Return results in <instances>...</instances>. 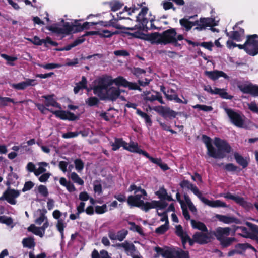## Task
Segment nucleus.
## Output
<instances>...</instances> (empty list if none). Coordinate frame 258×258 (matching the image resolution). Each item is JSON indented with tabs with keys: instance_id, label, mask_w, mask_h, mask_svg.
Returning <instances> with one entry per match:
<instances>
[{
	"instance_id": "14",
	"label": "nucleus",
	"mask_w": 258,
	"mask_h": 258,
	"mask_svg": "<svg viewBox=\"0 0 258 258\" xmlns=\"http://www.w3.org/2000/svg\"><path fill=\"white\" fill-rule=\"evenodd\" d=\"M19 195L20 192L18 190L8 188L0 197V200H5L11 205H15L16 203L15 198L18 197Z\"/></svg>"
},
{
	"instance_id": "26",
	"label": "nucleus",
	"mask_w": 258,
	"mask_h": 258,
	"mask_svg": "<svg viewBox=\"0 0 258 258\" xmlns=\"http://www.w3.org/2000/svg\"><path fill=\"white\" fill-rule=\"evenodd\" d=\"M155 194L161 200L174 201L171 196L168 195L167 190L164 187H160L159 190L156 191Z\"/></svg>"
},
{
	"instance_id": "21",
	"label": "nucleus",
	"mask_w": 258,
	"mask_h": 258,
	"mask_svg": "<svg viewBox=\"0 0 258 258\" xmlns=\"http://www.w3.org/2000/svg\"><path fill=\"white\" fill-rule=\"evenodd\" d=\"M54 94L46 95L42 96V98L45 99L44 104L46 107L53 106L55 108L61 109V105L58 103L54 98Z\"/></svg>"
},
{
	"instance_id": "55",
	"label": "nucleus",
	"mask_w": 258,
	"mask_h": 258,
	"mask_svg": "<svg viewBox=\"0 0 258 258\" xmlns=\"http://www.w3.org/2000/svg\"><path fill=\"white\" fill-rule=\"evenodd\" d=\"M1 56L8 61L7 63L11 66H14V63L13 62L17 60L18 59L17 57L11 56L6 54H2Z\"/></svg>"
},
{
	"instance_id": "52",
	"label": "nucleus",
	"mask_w": 258,
	"mask_h": 258,
	"mask_svg": "<svg viewBox=\"0 0 258 258\" xmlns=\"http://www.w3.org/2000/svg\"><path fill=\"white\" fill-rule=\"evenodd\" d=\"M169 229V224L165 223L163 225H161L159 227L155 229V233L158 234H163L165 233Z\"/></svg>"
},
{
	"instance_id": "39",
	"label": "nucleus",
	"mask_w": 258,
	"mask_h": 258,
	"mask_svg": "<svg viewBox=\"0 0 258 258\" xmlns=\"http://www.w3.org/2000/svg\"><path fill=\"white\" fill-rule=\"evenodd\" d=\"M128 224L131 225L130 228V230L134 232H138L140 235L143 236L144 235V233L143 231L142 227L136 224V223L134 222H128Z\"/></svg>"
},
{
	"instance_id": "57",
	"label": "nucleus",
	"mask_w": 258,
	"mask_h": 258,
	"mask_svg": "<svg viewBox=\"0 0 258 258\" xmlns=\"http://www.w3.org/2000/svg\"><path fill=\"white\" fill-rule=\"evenodd\" d=\"M8 102H11L14 104L17 103V102H15L13 99H12L9 97H3L0 96V104L2 106H6L8 105Z\"/></svg>"
},
{
	"instance_id": "6",
	"label": "nucleus",
	"mask_w": 258,
	"mask_h": 258,
	"mask_svg": "<svg viewBox=\"0 0 258 258\" xmlns=\"http://www.w3.org/2000/svg\"><path fill=\"white\" fill-rule=\"evenodd\" d=\"M245 225L249 228L251 232H249L247 228L243 226H236L235 231L240 229L242 234L240 235L246 238H250L251 240L255 241L258 244V225L250 223L249 222H246Z\"/></svg>"
},
{
	"instance_id": "1",
	"label": "nucleus",
	"mask_w": 258,
	"mask_h": 258,
	"mask_svg": "<svg viewBox=\"0 0 258 258\" xmlns=\"http://www.w3.org/2000/svg\"><path fill=\"white\" fill-rule=\"evenodd\" d=\"M95 83L92 88L93 93L101 100L114 102L120 97L121 90L118 87L111 86L114 83L117 86L119 87L115 81V78L113 79L111 76L102 75L95 80Z\"/></svg>"
},
{
	"instance_id": "44",
	"label": "nucleus",
	"mask_w": 258,
	"mask_h": 258,
	"mask_svg": "<svg viewBox=\"0 0 258 258\" xmlns=\"http://www.w3.org/2000/svg\"><path fill=\"white\" fill-rule=\"evenodd\" d=\"M128 190H129L130 191H132L133 190H135V194H136L138 192L140 191V192H141V194H142V195L144 196H147V192H146V191L144 189L142 188L141 186L138 187L136 185H135L134 184H132L130 186Z\"/></svg>"
},
{
	"instance_id": "27",
	"label": "nucleus",
	"mask_w": 258,
	"mask_h": 258,
	"mask_svg": "<svg viewBox=\"0 0 258 258\" xmlns=\"http://www.w3.org/2000/svg\"><path fill=\"white\" fill-rule=\"evenodd\" d=\"M211 94L219 95L220 97L225 99L231 100L233 98V96L229 95L225 91L224 89H220L217 87H215L213 89Z\"/></svg>"
},
{
	"instance_id": "30",
	"label": "nucleus",
	"mask_w": 258,
	"mask_h": 258,
	"mask_svg": "<svg viewBox=\"0 0 258 258\" xmlns=\"http://www.w3.org/2000/svg\"><path fill=\"white\" fill-rule=\"evenodd\" d=\"M234 157L237 163L242 166L243 168H245L248 166L249 162L242 155L236 152L234 154Z\"/></svg>"
},
{
	"instance_id": "64",
	"label": "nucleus",
	"mask_w": 258,
	"mask_h": 258,
	"mask_svg": "<svg viewBox=\"0 0 258 258\" xmlns=\"http://www.w3.org/2000/svg\"><path fill=\"white\" fill-rule=\"evenodd\" d=\"M147 158L149 159V160L152 162V163L157 164V165L159 166L160 164L162 162V160L161 158H155L154 157H151L150 156V155L146 152V154L144 156Z\"/></svg>"
},
{
	"instance_id": "34",
	"label": "nucleus",
	"mask_w": 258,
	"mask_h": 258,
	"mask_svg": "<svg viewBox=\"0 0 258 258\" xmlns=\"http://www.w3.org/2000/svg\"><path fill=\"white\" fill-rule=\"evenodd\" d=\"M179 23L182 27L185 28L186 31H189L191 30L192 26H196V24H197V23L190 21L186 18L181 19L179 20Z\"/></svg>"
},
{
	"instance_id": "41",
	"label": "nucleus",
	"mask_w": 258,
	"mask_h": 258,
	"mask_svg": "<svg viewBox=\"0 0 258 258\" xmlns=\"http://www.w3.org/2000/svg\"><path fill=\"white\" fill-rule=\"evenodd\" d=\"M100 31V34L99 36L101 38H110L112 37L113 35L119 34V32L116 31L114 32H111V31L108 30H103Z\"/></svg>"
},
{
	"instance_id": "10",
	"label": "nucleus",
	"mask_w": 258,
	"mask_h": 258,
	"mask_svg": "<svg viewBox=\"0 0 258 258\" xmlns=\"http://www.w3.org/2000/svg\"><path fill=\"white\" fill-rule=\"evenodd\" d=\"M222 196L226 199H230L234 201L236 204L242 206L246 210H250L253 208L252 204L245 201L243 197L234 196L229 192L222 194Z\"/></svg>"
},
{
	"instance_id": "31",
	"label": "nucleus",
	"mask_w": 258,
	"mask_h": 258,
	"mask_svg": "<svg viewBox=\"0 0 258 258\" xmlns=\"http://www.w3.org/2000/svg\"><path fill=\"white\" fill-rule=\"evenodd\" d=\"M191 224L193 228L201 231V232H208V230L205 224L200 221L195 220H191Z\"/></svg>"
},
{
	"instance_id": "3",
	"label": "nucleus",
	"mask_w": 258,
	"mask_h": 258,
	"mask_svg": "<svg viewBox=\"0 0 258 258\" xmlns=\"http://www.w3.org/2000/svg\"><path fill=\"white\" fill-rule=\"evenodd\" d=\"M176 35V29L170 28L161 33L154 32L149 34L148 40L151 41L152 43H155L164 45L171 44L175 47L181 48V44L179 43H176V40L175 39Z\"/></svg>"
},
{
	"instance_id": "20",
	"label": "nucleus",
	"mask_w": 258,
	"mask_h": 258,
	"mask_svg": "<svg viewBox=\"0 0 258 258\" xmlns=\"http://www.w3.org/2000/svg\"><path fill=\"white\" fill-rule=\"evenodd\" d=\"M205 75L208 77L210 79L212 80H216L219 79L220 77H223L225 79L228 80L229 76L222 71L215 70L213 71H205Z\"/></svg>"
},
{
	"instance_id": "18",
	"label": "nucleus",
	"mask_w": 258,
	"mask_h": 258,
	"mask_svg": "<svg viewBox=\"0 0 258 258\" xmlns=\"http://www.w3.org/2000/svg\"><path fill=\"white\" fill-rule=\"evenodd\" d=\"M204 232H196L192 237L195 239L196 243L200 245H204L210 242L211 238L209 234Z\"/></svg>"
},
{
	"instance_id": "61",
	"label": "nucleus",
	"mask_w": 258,
	"mask_h": 258,
	"mask_svg": "<svg viewBox=\"0 0 258 258\" xmlns=\"http://www.w3.org/2000/svg\"><path fill=\"white\" fill-rule=\"evenodd\" d=\"M128 234V231L125 229H122L117 233V238L119 241H123Z\"/></svg>"
},
{
	"instance_id": "63",
	"label": "nucleus",
	"mask_w": 258,
	"mask_h": 258,
	"mask_svg": "<svg viewBox=\"0 0 258 258\" xmlns=\"http://www.w3.org/2000/svg\"><path fill=\"white\" fill-rule=\"evenodd\" d=\"M155 208H159L161 209H165L168 205V204L163 200L155 201L154 200Z\"/></svg>"
},
{
	"instance_id": "5",
	"label": "nucleus",
	"mask_w": 258,
	"mask_h": 258,
	"mask_svg": "<svg viewBox=\"0 0 258 258\" xmlns=\"http://www.w3.org/2000/svg\"><path fill=\"white\" fill-rule=\"evenodd\" d=\"M35 106L37 109L42 113L46 114V111H49L53 114L55 115L57 118L63 120L75 121L79 119V116L76 115L74 113L64 110H53L47 108L45 104L40 103H35Z\"/></svg>"
},
{
	"instance_id": "42",
	"label": "nucleus",
	"mask_w": 258,
	"mask_h": 258,
	"mask_svg": "<svg viewBox=\"0 0 258 258\" xmlns=\"http://www.w3.org/2000/svg\"><path fill=\"white\" fill-rule=\"evenodd\" d=\"M81 20H75L73 23V33L80 32L84 30L82 25L79 22Z\"/></svg>"
},
{
	"instance_id": "56",
	"label": "nucleus",
	"mask_w": 258,
	"mask_h": 258,
	"mask_svg": "<svg viewBox=\"0 0 258 258\" xmlns=\"http://www.w3.org/2000/svg\"><path fill=\"white\" fill-rule=\"evenodd\" d=\"M72 180L75 183H78L80 185L84 184V181L79 176V175L75 172H72L71 175Z\"/></svg>"
},
{
	"instance_id": "7",
	"label": "nucleus",
	"mask_w": 258,
	"mask_h": 258,
	"mask_svg": "<svg viewBox=\"0 0 258 258\" xmlns=\"http://www.w3.org/2000/svg\"><path fill=\"white\" fill-rule=\"evenodd\" d=\"M62 21L63 22V28L58 27L56 24H54L46 26V29L57 34L68 35L73 33V23L71 24L69 22H64L63 20Z\"/></svg>"
},
{
	"instance_id": "25",
	"label": "nucleus",
	"mask_w": 258,
	"mask_h": 258,
	"mask_svg": "<svg viewBox=\"0 0 258 258\" xmlns=\"http://www.w3.org/2000/svg\"><path fill=\"white\" fill-rule=\"evenodd\" d=\"M85 39L84 38H78L76 39L72 43L70 44L63 47L56 48L55 50L57 51H69L72 48L82 44L85 41Z\"/></svg>"
},
{
	"instance_id": "22",
	"label": "nucleus",
	"mask_w": 258,
	"mask_h": 258,
	"mask_svg": "<svg viewBox=\"0 0 258 258\" xmlns=\"http://www.w3.org/2000/svg\"><path fill=\"white\" fill-rule=\"evenodd\" d=\"M200 200L205 204L211 207H227V205L225 202H223L219 200L210 201L203 197L202 196H201Z\"/></svg>"
},
{
	"instance_id": "59",
	"label": "nucleus",
	"mask_w": 258,
	"mask_h": 258,
	"mask_svg": "<svg viewBox=\"0 0 258 258\" xmlns=\"http://www.w3.org/2000/svg\"><path fill=\"white\" fill-rule=\"evenodd\" d=\"M0 223L9 226L13 223V219L11 217L5 215L0 216Z\"/></svg>"
},
{
	"instance_id": "38",
	"label": "nucleus",
	"mask_w": 258,
	"mask_h": 258,
	"mask_svg": "<svg viewBox=\"0 0 258 258\" xmlns=\"http://www.w3.org/2000/svg\"><path fill=\"white\" fill-rule=\"evenodd\" d=\"M109 5L111 10L113 12H115L122 7L123 3H121L119 1L115 0L109 2Z\"/></svg>"
},
{
	"instance_id": "29",
	"label": "nucleus",
	"mask_w": 258,
	"mask_h": 258,
	"mask_svg": "<svg viewBox=\"0 0 258 258\" xmlns=\"http://www.w3.org/2000/svg\"><path fill=\"white\" fill-rule=\"evenodd\" d=\"M111 15L112 17V19L108 21L109 22L110 26H112L113 27L117 29H120V30H136L138 27L137 26H135L133 27H126L123 26H121L119 24H116L115 23V21L117 20V19H114V16L111 14Z\"/></svg>"
},
{
	"instance_id": "24",
	"label": "nucleus",
	"mask_w": 258,
	"mask_h": 258,
	"mask_svg": "<svg viewBox=\"0 0 258 258\" xmlns=\"http://www.w3.org/2000/svg\"><path fill=\"white\" fill-rule=\"evenodd\" d=\"M158 112L164 118L167 117L175 118L178 114V112L171 109L170 108L165 107L162 106L160 107Z\"/></svg>"
},
{
	"instance_id": "19",
	"label": "nucleus",
	"mask_w": 258,
	"mask_h": 258,
	"mask_svg": "<svg viewBox=\"0 0 258 258\" xmlns=\"http://www.w3.org/2000/svg\"><path fill=\"white\" fill-rule=\"evenodd\" d=\"M35 80L31 79H27L25 81H23L17 84H12L11 86L13 88L18 90H23L25 89L28 86H34L37 84Z\"/></svg>"
},
{
	"instance_id": "4",
	"label": "nucleus",
	"mask_w": 258,
	"mask_h": 258,
	"mask_svg": "<svg viewBox=\"0 0 258 258\" xmlns=\"http://www.w3.org/2000/svg\"><path fill=\"white\" fill-rule=\"evenodd\" d=\"M231 230L229 227H218L213 233L217 240L220 242L222 249L226 248L232 245L233 242L237 241L236 238L228 237Z\"/></svg>"
},
{
	"instance_id": "36",
	"label": "nucleus",
	"mask_w": 258,
	"mask_h": 258,
	"mask_svg": "<svg viewBox=\"0 0 258 258\" xmlns=\"http://www.w3.org/2000/svg\"><path fill=\"white\" fill-rule=\"evenodd\" d=\"M22 242L24 247H27L30 249L34 248L36 245L34 238L32 237L24 238Z\"/></svg>"
},
{
	"instance_id": "62",
	"label": "nucleus",
	"mask_w": 258,
	"mask_h": 258,
	"mask_svg": "<svg viewBox=\"0 0 258 258\" xmlns=\"http://www.w3.org/2000/svg\"><path fill=\"white\" fill-rule=\"evenodd\" d=\"M95 212L98 214H102L107 211V206L103 204L102 206H96L95 208Z\"/></svg>"
},
{
	"instance_id": "32",
	"label": "nucleus",
	"mask_w": 258,
	"mask_h": 258,
	"mask_svg": "<svg viewBox=\"0 0 258 258\" xmlns=\"http://www.w3.org/2000/svg\"><path fill=\"white\" fill-rule=\"evenodd\" d=\"M127 150L130 151L131 152L142 154L143 156H145L147 152L146 151L139 148L138 144L135 143L134 142L130 144Z\"/></svg>"
},
{
	"instance_id": "15",
	"label": "nucleus",
	"mask_w": 258,
	"mask_h": 258,
	"mask_svg": "<svg viewBox=\"0 0 258 258\" xmlns=\"http://www.w3.org/2000/svg\"><path fill=\"white\" fill-rule=\"evenodd\" d=\"M62 214V213L58 210H55L52 213L53 218L57 219L56 227L57 230L61 234V238H63L64 236V229L66 226V223H64V219L60 218Z\"/></svg>"
},
{
	"instance_id": "16",
	"label": "nucleus",
	"mask_w": 258,
	"mask_h": 258,
	"mask_svg": "<svg viewBox=\"0 0 258 258\" xmlns=\"http://www.w3.org/2000/svg\"><path fill=\"white\" fill-rule=\"evenodd\" d=\"M166 98L169 101H174L176 103L186 104L188 103V100L184 98V96L182 95V97L184 100L180 99L176 91L173 89H170L167 91V93L165 94Z\"/></svg>"
},
{
	"instance_id": "48",
	"label": "nucleus",
	"mask_w": 258,
	"mask_h": 258,
	"mask_svg": "<svg viewBox=\"0 0 258 258\" xmlns=\"http://www.w3.org/2000/svg\"><path fill=\"white\" fill-rule=\"evenodd\" d=\"M137 113L140 116H141L143 118H144L145 120V122L147 123H149L150 125L152 124V120L150 117V116L148 115L147 113L142 111L139 109H137Z\"/></svg>"
},
{
	"instance_id": "17",
	"label": "nucleus",
	"mask_w": 258,
	"mask_h": 258,
	"mask_svg": "<svg viewBox=\"0 0 258 258\" xmlns=\"http://www.w3.org/2000/svg\"><path fill=\"white\" fill-rule=\"evenodd\" d=\"M179 185L182 189L190 190L199 199L202 196L198 187L188 180L183 179L180 182Z\"/></svg>"
},
{
	"instance_id": "47",
	"label": "nucleus",
	"mask_w": 258,
	"mask_h": 258,
	"mask_svg": "<svg viewBox=\"0 0 258 258\" xmlns=\"http://www.w3.org/2000/svg\"><path fill=\"white\" fill-rule=\"evenodd\" d=\"M28 230L32 232L36 235L39 236L40 237H43V233L39 230L38 227H36L34 224L30 225V226L28 228Z\"/></svg>"
},
{
	"instance_id": "51",
	"label": "nucleus",
	"mask_w": 258,
	"mask_h": 258,
	"mask_svg": "<svg viewBox=\"0 0 258 258\" xmlns=\"http://www.w3.org/2000/svg\"><path fill=\"white\" fill-rule=\"evenodd\" d=\"M131 72L137 78H140L142 74H145L146 73L145 70L139 67L133 68Z\"/></svg>"
},
{
	"instance_id": "12",
	"label": "nucleus",
	"mask_w": 258,
	"mask_h": 258,
	"mask_svg": "<svg viewBox=\"0 0 258 258\" xmlns=\"http://www.w3.org/2000/svg\"><path fill=\"white\" fill-rule=\"evenodd\" d=\"M115 81L119 86L127 88L130 90H138L140 92L142 90L138 83L129 82L122 76H118L116 78Z\"/></svg>"
},
{
	"instance_id": "53",
	"label": "nucleus",
	"mask_w": 258,
	"mask_h": 258,
	"mask_svg": "<svg viewBox=\"0 0 258 258\" xmlns=\"http://www.w3.org/2000/svg\"><path fill=\"white\" fill-rule=\"evenodd\" d=\"M122 138H115L114 140V142L112 144V149L113 151H116L118 150L120 147L122 145Z\"/></svg>"
},
{
	"instance_id": "2",
	"label": "nucleus",
	"mask_w": 258,
	"mask_h": 258,
	"mask_svg": "<svg viewBox=\"0 0 258 258\" xmlns=\"http://www.w3.org/2000/svg\"><path fill=\"white\" fill-rule=\"evenodd\" d=\"M202 140L205 144L209 156L215 159H223L226 157L227 154L231 151V147L229 143L225 140H221L219 138H215L214 145L217 148V151L213 146L212 139L206 135H202Z\"/></svg>"
},
{
	"instance_id": "8",
	"label": "nucleus",
	"mask_w": 258,
	"mask_h": 258,
	"mask_svg": "<svg viewBox=\"0 0 258 258\" xmlns=\"http://www.w3.org/2000/svg\"><path fill=\"white\" fill-rule=\"evenodd\" d=\"M246 41L248 54L251 56L257 55L258 54V35L257 34L247 35Z\"/></svg>"
},
{
	"instance_id": "11",
	"label": "nucleus",
	"mask_w": 258,
	"mask_h": 258,
	"mask_svg": "<svg viewBox=\"0 0 258 258\" xmlns=\"http://www.w3.org/2000/svg\"><path fill=\"white\" fill-rule=\"evenodd\" d=\"M237 88L244 94H249L253 96H258V86L250 83L248 85L242 84L240 81L236 82Z\"/></svg>"
},
{
	"instance_id": "58",
	"label": "nucleus",
	"mask_w": 258,
	"mask_h": 258,
	"mask_svg": "<svg viewBox=\"0 0 258 258\" xmlns=\"http://www.w3.org/2000/svg\"><path fill=\"white\" fill-rule=\"evenodd\" d=\"M175 233L180 238L185 237V236L188 235L186 232H184L182 227L180 225L176 226Z\"/></svg>"
},
{
	"instance_id": "43",
	"label": "nucleus",
	"mask_w": 258,
	"mask_h": 258,
	"mask_svg": "<svg viewBox=\"0 0 258 258\" xmlns=\"http://www.w3.org/2000/svg\"><path fill=\"white\" fill-rule=\"evenodd\" d=\"M231 35L229 36V33L227 32L226 35L229 36L230 38L232 40H236L237 41H240L241 40V36L240 35V33H239L237 31H231Z\"/></svg>"
},
{
	"instance_id": "37",
	"label": "nucleus",
	"mask_w": 258,
	"mask_h": 258,
	"mask_svg": "<svg viewBox=\"0 0 258 258\" xmlns=\"http://www.w3.org/2000/svg\"><path fill=\"white\" fill-rule=\"evenodd\" d=\"M173 252L176 258H190L189 252L180 248H178L177 250H175Z\"/></svg>"
},
{
	"instance_id": "54",
	"label": "nucleus",
	"mask_w": 258,
	"mask_h": 258,
	"mask_svg": "<svg viewBox=\"0 0 258 258\" xmlns=\"http://www.w3.org/2000/svg\"><path fill=\"white\" fill-rule=\"evenodd\" d=\"M194 109H199L200 110L205 112H209L213 110V108L211 106H207L206 105L197 104L192 106Z\"/></svg>"
},
{
	"instance_id": "45",
	"label": "nucleus",
	"mask_w": 258,
	"mask_h": 258,
	"mask_svg": "<svg viewBox=\"0 0 258 258\" xmlns=\"http://www.w3.org/2000/svg\"><path fill=\"white\" fill-rule=\"evenodd\" d=\"M142 210L145 211L146 212H148L150 209L155 208V205L154 203V201L150 202H144L143 204L142 205V206L140 207Z\"/></svg>"
},
{
	"instance_id": "35",
	"label": "nucleus",
	"mask_w": 258,
	"mask_h": 258,
	"mask_svg": "<svg viewBox=\"0 0 258 258\" xmlns=\"http://www.w3.org/2000/svg\"><path fill=\"white\" fill-rule=\"evenodd\" d=\"M127 204L131 207L140 208L144 203V201H138L134 196H129L127 200Z\"/></svg>"
},
{
	"instance_id": "49",
	"label": "nucleus",
	"mask_w": 258,
	"mask_h": 258,
	"mask_svg": "<svg viewBox=\"0 0 258 258\" xmlns=\"http://www.w3.org/2000/svg\"><path fill=\"white\" fill-rule=\"evenodd\" d=\"M74 164L76 170L79 172L82 171L84 167V162L79 158L76 159L74 160Z\"/></svg>"
},
{
	"instance_id": "40",
	"label": "nucleus",
	"mask_w": 258,
	"mask_h": 258,
	"mask_svg": "<svg viewBox=\"0 0 258 258\" xmlns=\"http://www.w3.org/2000/svg\"><path fill=\"white\" fill-rule=\"evenodd\" d=\"M39 210L41 212L40 216L35 220V223L39 225H40L45 221V220H46V219H47V217L45 216V213L47 212V211L45 209H43V210L40 209Z\"/></svg>"
},
{
	"instance_id": "28",
	"label": "nucleus",
	"mask_w": 258,
	"mask_h": 258,
	"mask_svg": "<svg viewBox=\"0 0 258 258\" xmlns=\"http://www.w3.org/2000/svg\"><path fill=\"white\" fill-rule=\"evenodd\" d=\"M216 218L220 221L226 224H230L232 223H238L239 220L235 217H230L225 215L217 214Z\"/></svg>"
},
{
	"instance_id": "60",
	"label": "nucleus",
	"mask_w": 258,
	"mask_h": 258,
	"mask_svg": "<svg viewBox=\"0 0 258 258\" xmlns=\"http://www.w3.org/2000/svg\"><path fill=\"white\" fill-rule=\"evenodd\" d=\"M224 169L228 172H235L238 169V167L233 163H227L224 167Z\"/></svg>"
},
{
	"instance_id": "23",
	"label": "nucleus",
	"mask_w": 258,
	"mask_h": 258,
	"mask_svg": "<svg viewBox=\"0 0 258 258\" xmlns=\"http://www.w3.org/2000/svg\"><path fill=\"white\" fill-rule=\"evenodd\" d=\"M194 22L197 23V24H196L197 27L195 29H197L199 31L205 29L207 27H210L212 26L211 24L212 20L209 18H201L199 20H196L194 21Z\"/></svg>"
},
{
	"instance_id": "9",
	"label": "nucleus",
	"mask_w": 258,
	"mask_h": 258,
	"mask_svg": "<svg viewBox=\"0 0 258 258\" xmlns=\"http://www.w3.org/2000/svg\"><path fill=\"white\" fill-rule=\"evenodd\" d=\"M224 111L233 124L238 127H243L244 120L239 113L235 112L233 109L227 107L224 108Z\"/></svg>"
},
{
	"instance_id": "46",
	"label": "nucleus",
	"mask_w": 258,
	"mask_h": 258,
	"mask_svg": "<svg viewBox=\"0 0 258 258\" xmlns=\"http://www.w3.org/2000/svg\"><path fill=\"white\" fill-rule=\"evenodd\" d=\"M235 249L237 252H239V253H237V254L243 255L246 250V243L237 244L235 246Z\"/></svg>"
},
{
	"instance_id": "50",
	"label": "nucleus",
	"mask_w": 258,
	"mask_h": 258,
	"mask_svg": "<svg viewBox=\"0 0 258 258\" xmlns=\"http://www.w3.org/2000/svg\"><path fill=\"white\" fill-rule=\"evenodd\" d=\"M99 103V100L96 97H89L86 100V103L89 106H94L97 105Z\"/></svg>"
},
{
	"instance_id": "13",
	"label": "nucleus",
	"mask_w": 258,
	"mask_h": 258,
	"mask_svg": "<svg viewBox=\"0 0 258 258\" xmlns=\"http://www.w3.org/2000/svg\"><path fill=\"white\" fill-rule=\"evenodd\" d=\"M116 246L123 247L127 254L132 258H142L139 252L137 250L136 247L133 243H130L128 241H125L123 243L117 244Z\"/></svg>"
},
{
	"instance_id": "33",
	"label": "nucleus",
	"mask_w": 258,
	"mask_h": 258,
	"mask_svg": "<svg viewBox=\"0 0 258 258\" xmlns=\"http://www.w3.org/2000/svg\"><path fill=\"white\" fill-rule=\"evenodd\" d=\"M87 80L85 76L82 77V80L79 83H77L76 86L74 88L75 94L78 93L81 89H86Z\"/></svg>"
}]
</instances>
